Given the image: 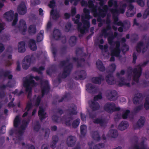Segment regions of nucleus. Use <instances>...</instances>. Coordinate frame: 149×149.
Returning <instances> with one entry per match:
<instances>
[{"mask_svg": "<svg viewBox=\"0 0 149 149\" xmlns=\"http://www.w3.org/2000/svg\"><path fill=\"white\" fill-rule=\"evenodd\" d=\"M33 78L32 76H31L28 80L25 81L24 84V86L25 88L26 91L28 92V96L29 97L31 92V86L35 85L34 82L32 79Z\"/></svg>", "mask_w": 149, "mask_h": 149, "instance_id": "obj_1", "label": "nucleus"}, {"mask_svg": "<svg viewBox=\"0 0 149 149\" xmlns=\"http://www.w3.org/2000/svg\"><path fill=\"white\" fill-rule=\"evenodd\" d=\"M115 44L116 48L112 50L111 53L112 57L110 59V61H113L114 60V58L113 56H118L120 53V50L118 48L120 45L119 43L117 42Z\"/></svg>", "mask_w": 149, "mask_h": 149, "instance_id": "obj_2", "label": "nucleus"}, {"mask_svg": "<svg viewBox=\"0 0 149 149\" xmlns=\"http://www.w3.org/2000/svg\"><path fill=\"white\" fill-rule=\"evenodd\" d=\"M31 60L29 56L25 57L22 62V67L24 69H27L30 64Z\"/></svg>", "mask_w": 149, "mask_h": 149, "instance_id": "obj_3", "label": "nucleus"}, {"mask_svg": "<svg viewBox=\"0 0 149 149\" xmlns=\"http://www.w3.org/2000/svg\"><path fill=\"white\" fill-rule=\"evenodd\" d=\"M18 12L21 15L24 14L26 12V8L24 3H21L18 8Z\"/></svg>", "mask_w": 149, "mask_h": 149, "instance_id": "obj_4", "label": "nucleus"}, {"mask_svg": "<svg viewBox=\"0 0 149 149\" xmlns=\"http://www.w3.org/2000/svg\"><path fill=\"white\" fill-rule=\"evenodd\" d=\"M104 109L106 110L109 112H110L109 111L110 109L113 110H118L119 109L118 108H116L115 105L114 104H108L106 105L104 107Z\"/></svg>", "mask_w": 149, "mask_h": 149, "instance_id": "obj_5", "label": "nucleus"}, {"mask_svg": "<svg viewBox=\"0 0 149 149\" xmlns=\"http://www.w3.org/2000/svg\"><path fill=\"white\" fill-rule=\"evenodd\" d=\"M25 44L24 42H19L18 45V52L21 53H23L25 52Z\"/></svg>", "mask_w": 149, "mask_h": 149, "instance_id": "obj_6", "label": "nucleus"}, {"mask_svg": "<svg viewBox=\"0 0 149 149\" xmlns=\"http://www.w3.org/2000/svg\"><path fill=\"white\" fill-rule=\"evenodd\" d=\"M128 125L126 122H122L119 125L118 128L121 130H123L128 127Z\"/></svg>", "mask_w": 149, "mask_h": 149, "instance_id": "obj_7", "label": "nucleus"}, {"mask_svg": "<svg viewBox=\"0 0 149 149\" xmlns=\"http://www.w3.org/2000/svg\"><path fill=\"white\" fill-rule=\"evenodd\" d=\"M141 74V69L140 67L138 68V70L135 72V76L134 77V80L136 81H137V79Z\"/></svg>", "mask_w": 149, "mask_h": 149, "instance_id": "obj_8", "label": "nucleus"}, {"mask_svg": "<svg viewBox=\"0 0 149 149\" xmlns=\"http://www.w3.org/2000/svg\"><path fill=\"white\" fill-rule=\"evenodd\" d=\"M19 24L21 30L22 31H25L26 29V26L24 21L23 20H20L19 22Z\"/></svg>", "mask_w": 149, "mask_h": 149, "instance_id": "obj_9", "label": "nucleus"}, {"mask_svg": "<svg viewBox=\"0 0 149 149\" xmlns=\"http://www.w3.org/2000/svg\"><path fill=\"white\" fill-rule=\"evenodd\" d=\"M29 46L31 49L32 50H35L37 49V47L34 40H31L29 43Z\"/></svg>", "mask_w": 149, "mask_h": 149, "instance_id": "obj_10", "label": "nucleus"}, {"mask_svg": "<svg viewBox=\"0 0 149 149\" xmlns=\"http://www.w3.org/2000/svg\"><path fill=\"white\" fill-rule=\"evenodd\" d=\"M51 17H52V18L54 19H56L59 16V15L58 13L56 11L52 10L50 13Z\"/></svg>", "mask_w": 149, "mask_h": 149, "instance_id": "obj_11", "label": "nucleus"}, {"mask_svg": "<svg viewBox=\"0 0 149 149\" xmlns=\"http://www.w3.org/2000/svg\"><path fill=\"white\" fill-rule=\"evenodd\" d=\"M38 115L41 119L43 118L46 117V113L40 108L38 112Z\"/></svg>", "mask_w": 149, "mask_h": 149, "instance_id": "obj_12", "label": "nucleus"}, {"mask_svg": "<svg viewBox=\"0 0 149 149\" xmlns=\"http://www.w3.org/2000/svg\"><path fill=\"white\" fill-rule=\"evenodd\" d=\"M28 32L31 33H34L36 31V28L34 25L30 26L28 30Z\"/></svg>", "mask_w": 149, "mask_h": 149, "instance_id": "obj_13", "label": "nucleus"}, {"mask_svg": "<svg viewBox=\"0 0 149 149\" xmlns=\"http://www.w3.org/2000/svg\"><path fill=\"white\" fill-rule=\"evenodd\" d=\"M106 79L107 82L109 84H112L114 83L113 77L111 76L107 77Z\"/></svg>", "mask_w": 149, "mask_h": 149, "instance_id": "obj_14", "label": "nucleus"}, {"mask_svg": "<svg viewBox=\"0 0 149 149\" xmlns=\"http://www.w3.org/2000/svg\"><path fill=\"white\" fill-rule=\"evenodd\" d=\"M14 13L12 11H10L9 12L6 13L5 15V17L6 19H8V18H11L13 15Z\"/></svg>", "mask_w": 149, "mask_h": 149, "instance_id": "obj_15", "label": "nucleus"}, {"mask_svg": "<svg viewBox=\"0 0 149 149\" xmlns=\"http://www.w3.org/2000/svg\"><path fill=\"white\" fill-rule=\"evenodd\" d=\"M96 65L97 68L100 69V70H102L104 69V67L102 64L101 62L98 60L96 62Z\"/></svg>", "mask_w": 149, "mask_h": 149, "instance_id": "obj_16", "label": "nucleus"}, {"mask_svg": "<svg viewBox=\"0 0 149 149\" xmlns=\"http://www.w3.org/2000/svg\"><path fill=\"white\" fill-rule=\"evenodd\" d=\"M92 80L94 83L96 84H100L101 79V78L98 77L94 78H93Z\"/></svg>", "mask_w": 149, "mask_h": 149, "instance_id": "obj_17", "label": "nucleus"}, {"mask_svg": "<svg viewBox=\"0 0 149 149\" xmlns=\"http://www.w3.org/2000/svg\"><path fill=\"white\" fill-rule=\"evenodd\" d=\"M19 121V118L18 116H17L15 118L14 123V125L15 127H17Z\"/></svg>", "mask_w": 149, "mask_h": 149, "instance_id": "obj_18", "label": "nucleus"}, {"mask_svg": "<svg viewBox=\"0 0 149 149\" xmlns=\"http://www.w3.org/2000/svg\"><path fill=\"white\" fill-rule=\"evenodd\" d=\"M131 2L136 1L137 3L141 6H143L144 5V3L142 0H131Z\"/></svg>", "mask_w": 149, "mask_h": 149, "instance_id": "obj_19", "label": "nucleus"}, {"mask_svg": "<svg viewBox=\"0 0 149 149\" xmlns=\"http://www.w3.org/2000/svg\"><path fill=\"white\" fill-rule=\"evenodd\" d=\"M144 106L146 109H149V98L146 99L145 103Z\"/></svg>", "mask_w": 149, "mask_h": 149, "instance_id": "obj_20", "label": "nucleus"}, {"mask_svg": "<svg viewBox=\"0 0 149 149\" xmlns=\"http://www.w3.org/2000/svg\"><path fill=\"white\" fill-rule=\"evenodd\" d=\"M109 5L110 6L113 5L116 6V2L115 1H113V0H110L108 2Z\"/></svg>", "mask_w": 149, "mask_h": 149, "instance_id": "obj_21", "label": "nucleus"}, {"mask_svg": "<svg viewBox=\"0 0 149 149\" xmlns=\"http://www.w3.org/2000/svg\"><path fill=\"white\" fill-rule=\"evenodd\" d=\"M79 120L78 119L74 121L73 123V126L74 127H76L79 125Z\"/></svg>", "mask_w": 149, "mask_h": 149, "instance_id": "obj_22", "label": "nucleus"}, {"mask_svg": "<svg viewBox=\"0 0 149 149\" xmlns=\"http://www.w3.org/2000/svg\"><path fill=\"white\" fill-rule=\"evenodd\" d=\"M94 122L95 123H100L101 126H102V124L104 123V121L103 120L98 119L95 120Z\"/></svg>", "mask_w": 149, "mask_h": 149, "instance_id": "obj_23", "label": "nucleus"}, {"mask_svg": "<svg viewBox=\"0 0 149 149\" xmlns=\"http://www.w3.org/2000/svg\"><path fill=\"white\" fill-rule=\"evenodd\" d=\"M143 47V44L142 43H139L136 47V50L138 52H139L140 51L141 48Z\"/></svg>", "mask_w": 149, "mask_h": 149, "instance_id": "obj_24", "label": "nucleus"}, {"mask_svg": "<svg viewBox=\"0 0 149 149\" xmlns=\"http://www.w3.org/2000/svg\"><path fill=\"white\" fill-rule=\"evenodd\" d=\"M129 113V110L126 111L123 114V117L124 119H125L127 117L128 113Z\"/></svg>", "mask_w": 149, "mask_h": 149, "instance_id": "obj_25", "label": "nucleus"}, {"mask_svg": "<svg viewBox=\"0 0 149 149\" xmlns=\"http://www.w3.org/2000/svg\"><path fill=\"white\" fill-rule=\"evenodd\" d=\"M43 38V36L42 34H40L37 37V40L38 42L41 41Z\"/></svg>", "mask_w": 149, "mask_h": 149, "instance_id": "obj_26", "label": "nucleus"}, {"mask_svg": "<svg viewBox=\"0 0 149 149\" xmlns=\"http://www.w3.org/2000/svg\"><path fill=\"white\" fill-rule=\"evenodd\" d=\"M144 123V120L143 119L139 120L138 121V125L139 127H141L143 125Z\"/></svg>", "mask_w": 149, "mask_h": 149, "instance_id": "obj_27", "label": "nucleus"}, {"mask_svg": "<svg viewBox=\"0 0 149 149\" xmlns=\"http://www.w3.org/2000/svg\"><path fill=\"white\" fill-rule=\"evenodd\" d=\"M17 14H15V19L13 20V25H15L16 24V22L17 21Z\"/></svg>", "mask_w": 149, "mask_h": 149, "instance_id": "obj_28", "label": "nucleus"}, {"mask_svg": "<svg viewBox=\"0 0 149 149\" xmlns=\"http://www.w3.org/2000/svg\"><path fill=\"white\" fill-rule=\"evenodd\" d=\"M81 24H80V23L79 24H78V29H79V30L80 31L81 33H84V31H85V28H84L83 29H80L79 27L81 26Z\"/></svg>", "mask_w": 149, "mask_h": 149, "instance_id": "obj_29", "label": "nucleus"}, {"mask_svg": "<svg viewBox=\"0 0 149 149\" xmlns=\"http://www.w3.org/2000/svg\"><path fill=\"white\" fill-rule=\"evenodd\" d=\"M44 69V68L43 67H41L40 68L39 70H38L36 68H34L33 69V70L35 71H37L40 72V71L43 70Z\"/></svg>", "mask_w": 149, "mask_h": 149, "instance_id": "obj_30", "label": "nucleus"}, {"mask_svg": "<svg viewBox=\"0 0 149 149\" xmlns=\"http://www.w3.org/2000/svg\"><path fill=\"white\" fill-rule=\"evenodd\" d=\"M146 15H149V8L147 9L145 11V13L143 15V17L144 18H145L146 17Z\"/></svg>", "mask_w": 149, "mask_h": 149, "instance_id": "obj_31", "label": "nucleus"}, {"mask_svg": "<svg viewBox=\"0 0 149 149\" xmlns=\"http://www.w3.org/2000/svg\"><path fill=\"white\" fill-rule=\"evenodd\" d=\"M86 129V125H83L81 127V132H83L84 130Z\"/></svg>", "mask_w": 149, "mask_h": 149, "instance_id": "obj_32", "label": "nucleus"}, {"mask_svg": "<svg viewBox=\"0 0 149 149\" xmlns=\"http://www.w3.org/2000/svg\"><path fill=\"white\" fill-rule=\"evenodd\" d=\"M79 17H80V16L79 15H76V17L77 18V19H76L75 20H74L75 23L77 24L79 22Z\"/></svg>", "mask_w": 149, "mask_h": 149, "instance_id": "obj_33", "label": "nucleus"}, {"mask_svg": "<svg viewBox=\"0 0 149 149\" xmlns=\"http://www.w3.org/2000/svg\"><path fill=\"white\" fill-rule=\"evenodd\" d=\"M75 138L73 137H70L68 139V141H70L71 143H72V140H74L75 141Z\"/></svg>", "mask_w": 149, "mask_h": 149, "instance_id": "obj_34", "label": "nucleus"}, {"mask_svg": "<svg viewBox=\"0 0 149 149\" xmlns=\"http://www.w3.org/2000/svg\"><path fill=\"white\" fill-rule=\"evenodd\" d=\"M84 11L85 13L87 15V16H86V17H88V14L89 13V11L88 10L86 9V8H84Z\"/></svg>", "mask_w": 149, "mask_h": 149, "instance_id": "obj_35", "label": "nucleus"}, {"mask_svg": "<svg viewBox=\"0 0 149 149\" xmlns=\"http://www.w3.org/2000/svg\"><path fill=\"white\" fill-rule=\"evenodd\" d=\"M102 98V96H101V95H97V96L95 97V98H94V99L95 100H98L99 99H101Z\"/></svg>", "mask_w": 149, "mask_h": 149, "instance_id": "obj_36", "label": "nucleus"}, {"mask_svg": "<svg viewBox=\"0 0 149 149\" xmlns=\"http://www.w3.org/2000/svg\"><path fill=\"white\" fill-rule=\"evenodd\" d=\"M115 65L114 64H112L111 66H110V68L112 69L111 71H114L115 69Z\"/></svg>", "mask_w": 149, "mask_h": 149, "instance_id": "obj_37", "label": "nucleus"}, {"mask_svg": "<svg viewBox=\"0 0 149 149\" xmlns=\"http://www.w3.org/2000/svg\"><path fill=\"white\" fill-rule=\"evenodd\" d=\"M4 49L3 45L2 44H0V53L2 52Z\"/></svg>", "mask_w": 149, "mask_h": 149, "instance_id": "obj_38", "label": "nucleus"}, {"mask_svg": "<svg viewBox=\"0 0 149 149\" xmlns=\"http://www.w3.org/2000/svg\"><path fill=\"white\" fill-rule=\"evenodd\" d=\"M125 80H123L121 81L122 83H120L118 84L120 86H122L123 85H125L126 84L125 83Z\"/></svg>", "mask_w": 149, "mask_h": 149, "instance_id": "obj_39", "label": "nucleus"}, {"mask_svg": "<svg viewBox=\"0 0 149 149\" xmlns=\"http://www.w3.org/2000/svg\"><path fill=\"white\" fill-rule=\"evenodd\" d=\"M31 104H28L26 108V110L27 111L29 110L30 108H31Z\"/></svg>", "mask_w": 149, "mask_h": 149, "instance_id": "obj_40", "label": "nucleus"}, {"mask_svg": "<svg viewBox=\"0 0 149 149\" xmlns=\"http://www.w3.org/2000/svg\"><path fill=\"white\" fill-rule=\"evenodd\" d=\"M39 14L40 15L42 16L43 15V10L41 9H39Z\"/></svg>", "mask_w": 149, "mask_h": 149, "instance_id": "obj_41", "label": "nucleus"}, {"mask_svg": "<svg viewBox=\"0 0 149 149\" xmlns=\"http://www.w3.org/2000/svg\"><path fill=\"white\" fill-rule=\"evenodd\" d=\"M118 135V133L116 131H115V132H113V135L112 136L115 137L116 136Z\"/></svg>", "mask_w": 149, "mask_h": 149, "instance_id": "obj_42", "label": "nucleus"}, {"mask_svg": "<svg viewBox=\"0 0 149 149\" xmlns=\"http://www.w3.org/2000/svg\"><path fill=\"white\" fill-rule=\"evenodd\" d=\"M40 101V99L39 97H38L37 100V101L36 104V105L37 106H38V105L39 104V103Z\"/></svg>", "mask_w": 149, "mask_h": 149, "instance_id": "obj_43", "label": "nucleus"}, {"mask_svg": "<svg viewBox=\"0 0 149 149\" xmlns=\"http://www.w3.org/2000/svg\"><path fill=\"white\" fill-rule=\"evenodd\" d=\"M3 24H0V31L3 29Z\"/></svg>", "mask_w": 149, "mask_h": 149, "instance_id": "obj_44", "label": "nucleus"}, {"mask_svg": "<svg viewBox=\"0 0 149 149\" xmlns=\"http://www.w3.org/2000/svg\"><path fill=\"white\" fill-rule=\"evenodd\" d=\"M76 13V10L75 8H74L72 10V14L74 15Z\"/></svg>", "mask_w": 149, "mask_h": 149, "instance_id": "obj_45", "label": "nucleus"}, {"mask_svg": "<svg viewBox=\"0 0 149 149\" xmlns=\"http://www.w3.org/2000/svg\"><path fill=\"white\" fill-rule=\"evenodd\" d=\"M70 16V15L68 13H65V17L67 19Z\"/></svg>", "mask_w": 149, "mask_h": 149, "instance_id": "obj_46", "label": "nucleus"}, {"mask_svg": "<svg viewBox=\"0 0 149 149\" xmlns=\"http://www.w3.org/2000/svg\"><path fill=\"white\" fill-rule=\"evenodd\" d=\"M91 85L90 84H87L86 86L87 88L86 90H88L89 89V88L91 87Z\"/></svg>", "mask_w": 149, "mask_h": 149, "instance_id": "obj_47", "label": "nucleus"}, {"mask_svg": "<svg viewBox=\"0 0 149 149\" xmlns=\"http://www.w3.org/2000/svg\"><path fill=\"white\" fill-rule=\"evenodd\" d=\"M71 3L73 4L74 5H76V2L75 0H72L71 1Z\"/></svg>", "mask_w": 149, "mask_h": 149, "instance_id": "obj_48", "label": "nucleus"}, {"mask_svg": "<svg viewBox=\"0 0 149 149\" xmlns=\"http://www.w3.org/2000/svg\"><path fill=\"white\" fill-rule=\"evenodd\" d=\"M56 129V127L55 126H54L52 127V130L55 131Z\"/></svg>", "mask_w": 149, "mask_h": 149, "instance_id": "obj_49", "label": "nucleus"}, {"mask_svg": "<svg viewBox=\"0 0 149 149\" xmlns=\"http://www.w3.org/2000/svg\"><path fill=\"white\" fill-rule=\"evenodd\" d=\"M118 31L120 32H121L123 31V29L122 27H120L118 28Z\"/></svg>", "mask_w": 149, "mask_h": 149, "instance_id": "obj_50", "label": "nucleus"}, {"mask_svg": "<svg viewBox=\"0 0 149 149\" xmlns=\"http://www.w3.org/2000/svg\"><path fill=\"white\" fill-rule=\"evenodd\" d=\"M65 4L66 5H68V1L70 0H65Z\"/></svg>", "mask_w": 149, "mask_h": 149, "instance_id": "obj_51", "label": "nucleus"}, {"mask_svg": "<svg viewBox=\"0 0 149 149\" xmlns=\"http://www.w3.org/2000/svg\"><path fill=\"white\" fill-rule=\"evenodd\" d=\"M86 24L87 27H88L89 25V22L88 21H87L86 22Z\"/></svg>", "mask_w": 149, "mask_h": 149, "instance_id": "obj_52", "label": "nucleus"}, {"mask_svg": "<svg viewBox=\"0 0 149 149\" xmlns=\"http://www.w3.org/2000/svg\"><path fill=\"white\" fill-rule=\"evenodd\" d=\"M95 106L97 107V108L95 109H94V110H96L97 109L99 108V105L98 104H95Z\"/></svg>", "mask_w": 149, "mask_h": 149, "instance_id": "obj_53", "label": "nucleus"}, {"mask_svg": "<svg viewBox=\"0 0 149 149\" xmlns=\"http://www.w3.org/2000/svg\"><path fill=\"white\" fill-rule=\"evenodd\" d=\"M125 11L124 10H120V11L119 12L120 13H124Z\"/></svg>", "mask_w": 149, "mask_h": 149, "instance_id": "obj_54", "label": "nucleus"}, {"mask_svg": "<svg viewBox=\"0 0 149 149\" xmlns=\"http://www.w3.org/2000/svg\"><path fill=\"white\" fill-rule=\"evenodd\" d=\"M27 114V112H25L23 115V117H24L26 116Z\"/></svg>", "mask_w": 149, "mask_h": 149, "instance_id": "obj_55", "label": "nucleus"}, {"mask_svg": "<svg viewBox=\"0 0 149 149\" xmlns=\"http://www.w3.org/2000/svg\"><path fill=\"white\" fill-rule=\"evenodd\" d=\"M36 112V110H34L32 112V115H34V114H35V113Z\"/></svg>", "mask_w": 149, "mask_h": 149, "instance_id": "obj_56", "label": "nucleus"}, {"mask_svg": "<svg viewBox=\"0 0 149 149\" xmlns=\"http://www.w3.org/2000/svg\"><path fill=\"white\" fill-rule=\"evenodd\" d=\"M141 15L140 13H139L137 15V17H140L141 16Z\"/></svg>", "mask_w": 149, "mask_h": 149, "instance_id": "obj_57", "label": "nucleus"}, {"mask_svg": "<svg viewBox=\"0 0 149 149\" xmlns=\"http://www.w3.org/2000/svg\"><path fill=\"white\" fill-rule=\"evenodd\" d=\"M29 149H35V148L34 146H32L29 148Z\"/></svg>", "mask_w": 149, "mask_h": 149, "instance_id": "obj_58", "label": "nucleus"}, {"mask_svg": "<svg viewBox=\"0 0 149 149\" xmlns=\"http://www.w3.org/2000/svg\"><path fill=\"white\" fill-rule=\"evenodd\" d=\"M34 78L36 79V80H38L39 79V78L38 77H35Z\"/></svg>", "mask_w": 149, "mask_h": 149, "instance_id": "obj_59", "label": "nucleus"}, {"mask_svg": "<svg viewBox=\"0 0 149 149\" xmlns=\"http://www.w3.org/2000/svg\"><path fill=\"white\" fill-rule=\"evenodd\" d=\"M92 22L94 24H95L96 22V20L95 19H93L92 21Z\"/></svg>", "mask_w": 149, "mask_h": 149, "instance_id": "obj_60", "label": "nucleus"}, {"mask_svg": "<svg viewBox=\"0 0 149 149\" xmlns=\"http://www.w3.org/2000/svg\"><path fill=\"white\" fill-rule=\"evenodd\" d=\"M3 6V4L0 3V8H1Z\"/></svg>", "mask_w": 149, "mask_h": 149, "instance_id": "obj_61", "label": "nucleus"}, {"mask_svg": "<svg viewBox=\"0 0 149 149\" xmlns=\"http://www.w3.org/2000/svg\"><path fill=\"white\" fill-rule=\"evenodd\" d=\"M122 24V23L120 22H119L118 23V25H121Z\"/></svg>", "mask_w": 149, "mask_h": 149, "instance_id": "obj_62", "label": "nucleus"}, {"mask_svg": "<svg viewBox=\"0 0 149 149\" xmlns=\"http://www.w3.org/2000/svg\"><path fill=\"white\" fill-rule=\"evenodd\" d=\"M124 73V71L123 70H122L121 72V74H123Z\"/></svg>", "mask_w": 149, "mask_h": 149, "instance_id": "obj_63", "label": "nucleus"}, {"mask_svg": "<svg viewBox=\"0 0 149 149\" xmlns=\"http://www.w3.org/2000/svg\"><path fill=\"white\" fill-rule=\"evenodd\" d=\"M12 77V76L11 75H9L8 76V78L9 79H11Z\"/></svg>", "mask_w": 149, "mask_h": 149, "instance_id": "obj_64", "label": "nucleus"}]
</instances>
